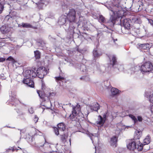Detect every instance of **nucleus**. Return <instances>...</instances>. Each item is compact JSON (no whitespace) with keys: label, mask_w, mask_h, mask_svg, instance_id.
Here are the masks:
<instances>
[{"label":"nucleus","mask_w":153,"mask_h":153,"mask_svg":"<svg viewBox=\"0 0 153 153\" xmlns=\"http://www.w3.org/2000/svg\"><path fill=\"white\" fill-rule=\"evenodd\" d=\"M72 113L70 115L69 119L72 121H80L84 118V115L81 112L80 105L77 104L76 105L72 106Z\"/></svg>","instance_id":"f257e3e1"},{"label":"nucleus","mask_w":153,"mask_h":153,"mask_svg":"<svg viewBox=\"0 0 153 153\" xmlns=\"http://www.w3.org/2000/svg\"><path fill=\"white\" fill-rule=\"evenodd\" d=\"M153 70V65L150 62H147L143 63L140 67V70L143 72H149Z\"/></svg>","instance_id":"f03ea898"},{"label":"nucleus","mask_w":153,"mask_h":153,"mask_svg":"<svg viewBox=\"0 0 153 153\" xmlns=\"http://www.w3.org/2000/svg\"><path fill=\"white\" fill-rule=\"evenodd\" d=\"M23 75L25 78H31L35 77L37 75L36 73L32 70H27L24 71Z\"/></svg>","instance_id":"7ed1b4c3"},{"label":"nucleus","mask_w":153,"mask_h":153,"mask_svg":"<svg viewBox=\"0 0 153 153\" xmlns=\"http://www.w3.org/2000/svg\"><path fill=\"white\" fill-rule=\"evenodd\" d=\"M76 12L74 9L70 10L67 14V17L70 22H74L76 17Z\"/></svg>","instance_id":"20e7f679"},{"label":"nucleus","mask_w":153,"mask_h":153,"mask_svg":"<svg viewBox=\"0 0 153 153\" xmlns=\"http://www.w3.org/2000/svg\"><path fill=\"white\" fill-rule=\"evenodd\" d=\"M108 9L112 12V13H110V14H111V16H115L116 14L118 13L117 12L120 10L121 7L119 4H117L113 6V7H109Z\"/></svg>","instance_id":"39448f33"},{"label":"nucleus","mask_w":153,"mask_h":153,"mask_svg":"<svg viewBox=\"0 0 153 153\" xmlns=\"http://www.w3.org/2000/svg\"><path fill=\"white\" fill-rule=\"evenodd\" d=\"M37 76L40 79L43 78L44 76L47 74V70L43 68H39L37 70Z\"/></svg>","instance_id":"423d86ee"},{"label":"nucleus","mask_w":153,"mask_h":153,"mask_svg":"<svg viewBox=\"0 0 153 153\" xmlns=\"http://www.w3.org/2000/svg\"><path fill=\"white\" fill-rule=\"evenodd\" d=\"M137 144L135 141L131 140L128 144L127 145V147L130 150L134 151L137 149Z\"/></svg>","instance_id":"0eeeda50"},{"label":"nucleus","mask_w":153,"mask_h":153,"mask_svg":"<svg viewBox=\"0 0 153 153\" xmlns=\"http://www.w3.org/2000/svg\"><path fill=\"white\" fill-rule=\"evenodd\" d=\"M105 121L101 115H99L98 116L97 120L96 122V123L97 125H99L100 126H102Z\"/></svg>","instance_id":"6e6552de"},{"label":"nucleus","mask_w":153,"mask_h":153,"mask_svg":"<svg viewBox=\"0 0 153 153\" xmlns=\"http://www.w3.org/2000/svg\"><path fill=\"white\" fill-rule=\"evenodd\" d=\"M131 22V20L128 19H126L123 20V24L126 28L129 29L130 27V23Z\"/></svg>","instance_id":"1a4fd4ad"},{"label":"nucleus","mask_w":153,"mask_h":153,"mask_svg":"<svg viewBox=\"0 0 153 153\" xmlns=\"http://www.w3.org/2000/svg\"><path fill=\"white\" fill-rule=\"evenodd\" d=\"M10 28L8 26L3 25L0 28V30L3 34H5L9 32L10 30Z\"/></svg>","instance_id":"9d476101"},{"label":"nucleus","mask_w":153,"mask_h":153,"mask_svg":"<svg viewBox=\"0 0 153 153\" xmlns=\"http://www.w3.org/2000/svg\"><path fill=\"white\" fill-rule=\"evenodd\" d=\"M139 68L137 66H135L134 65H131V67L129 68V69L128 71L129 73L131 74H134L135 72L137 71Z\"/></svg>","instance_id":"9b49d317"},{"label":"nucleus","mask_w":153,"mask_h":153,"mask_svg":"<svg viewBox=\"0 0 153 153\" xmlns=\"http://www.w3.org/2000/svg\"><path fill=\"white\" fill-rule=\"evenodd\" d=\"M100 107V105L97 102L94 103L91 106V109L96 111H98Z\"/></svg>","instance_id":"f8f14e48"},{"label":"nucleus","mask_w":153,"mask_h":153,"mask_svg":"<svg viewBox=\"0 0 153 153\" xmlns=\"http://www.w3.org/2000/svg\"><path fill=\"white\" fill-rule=\"evenodd\" d=\"M66 16H63L60 17L58 20V23L60 25H63L66 22Z\"/></svg>","instance_id":"ddd939ff"},{"label":"nucleus","mask_w":153,"mask_h":153,"mask_svg":"<svg viewBox=\"0 0 153 153\" xmlns=\"http://www.w3.org/2000/svg\"><path fill=\"white\" fill-rule=\"evenodd\" d=\"M131 21L132 22L140 24L141 23L140 19L137 16H133L131 18Z\"/></svg>","instance_id":"4468645a"},{"label":"nucleus","mask_w":153,"mask_h":153,"mask_svg":"<svg viewBox=\"0 0 153 153\" xmlns=\"http://www.w3.org/2000/svg\"><path fill=\"white\" fill-rule=\"evenodd\" d=\"M111 91L112 95H119V93L121 92L120 91L115 88H112L111 89Z\"/></svg>","instance_id":"2eb2a0df"},{"label":"nucleus","mask_w":153,"mask_h":153,"mask_svg":"<svg viewBox=\"0 0 153 153\" xmlns=\"http://www.w3.org/2000/svg\"><path fill=\"white\" fill-rule=\"evenodd\" d=\"M58 128L60 130L64 131L66 129L65 125L63 123H60L57 125Z\"/></svg>","instance_id":"dca6fc26"},{"label":"nucleus","mask_w":153,"mask_h":153,"mask_svg":"<svg viewBox=\"0 0 153 153\" xmlns=\"http://www.w3.org/2000/svg\"><path fill=\"white\" fill-rule=\"evenodd\" d=\"M117 141V138L116 136H114L111 139V144L112 146H116Z\"/></svg>","instance_id":"f3484780"},{"label":"nucleus","mask_w":153,"mask_h":153,"mask_svg":"<svg viewBox=\"0 0 153 153\" xmlns=\"http://www.w3.org/2000/svg\"><path fill=\"white\" fill-rule=\"evenodd\" d=\"M37 92L38 95V96H45L48 95V93H47V92H46L44 90H42V89L39 90H37Z\"/></svg>","instance_id":"a211bd4d"},{"label":"nucleus","mask_w":153,"mask_h":153,"mask_svg":"<svg viewBox=\"0 0 153 153\" xmlns=\"http://www.w3.org/2000/svg\"><path fill=\"white\" fill-rule=\"evenodd\" d=\"M22 27L23 28H31L34 29H36V27H33L31 25L27 23H22Z\"/></svg>","instance_id":"6ab92c4d"},{"label":"nucleus","mask_w":153,"mask_h":153,"mask_svg":"<svg viewBox=\"0 0 153 153\" xmlns=\"http://www.w3.org/2000/svg\"><path fill=\"white\" fill-rule=\"evenodd\" d=\"M151 137L149 135H147L143 141L144 145H148L150 142Z\"/></svg>","instance_id":"aec40b11"},{"label":"nucleus","mask_w":153,"mask_h":153,"mask_svg":"<svg viewBox=\"0 0 153 153\" xmlns=\"http://www.w3.org/2000/svg\"><path fill=\"white\" fill-rule=\"evenodd\" d=\"M99 22L101 23H106V19L102 15H100L98 18Z\"/></svg>","instance_id":"412c9836"},{"label":"nucleus","mask_w":153,"mask_h":153,"mask_svg":"<svg viewBox=\"0 0 153 153\" xmlns=\"http://www.w3.org/2000/svg\"><path fill=\"white\" fill-rule=\"evenodd\" d=\"M139 48L140 49L144 50L148 48H149V44H139L138 45Z\"/></svg>","instance_id":"4be33fe9"},{"label":"nucleus","mask_w":153,"mask_h":153,"mask_svg":"<svg viewBox=\"0 0 153 153\" xmlns=\"http://www.w3.org/2000/svg\"><path fill=\"white\" fill-rule=\"evenodd\" d=\"M87 68L85 65L83 64H82L81 65L80 68V70L82 72L85 73H88V69L87 70Z\"/></svg>","instance_id":"5701e85b"},{"label":"nucleus","mask_w":153,"mask_h":153,"mask_svg":"<svg viewBox=\"0 0 153 153\" xmlns=\"http://www.w3.org/2000/svg\"><path fill=\"white\" fill-rule=\"evenodd\" d=\"M141 135L142 132L141 131H137L135 133V134L134 135V138L136 139H139L141 137Z\"/></svg>","instance_id":"b1692460"},{"label":"nucleus","mask_w":153,"mask_h":153,"mask_svg":"<svg viewBox=\"0 0 153 153\" xmlns=\"http://www.w3.org/2000/svg\"><path fill=\"white\" fill-rule=\"evenodd\" d=\"M67 138V137L66 136V134H65L60 135V140L63 143H65L66 141Z\"/></svg>","instance_id":"393cba45"},{"label":"nucleus","mask_w":153,"mask_h":153,"mask_svg":"<svg viewBox=\"0 0 153 153\" xmlns=\"http://www.w3.org/2000/svg\"><path fill=\"white\" fill-rule=\"evenodd\" d=\"M137 145V149L138 151H140L142 150L143 149V146L145 145H144V144H142L141 143H139Z\"/></svg>","instance_id":"a878e982"},{"label":"nucleus","mask_w":153,"mask_h":153,"mask_svg":"<svg viewBox=\"0 0 153 153\" xmlns=\"http://www.w3.org/2000/svg\"><path fill=\"white\" fill-rule=\"evenodd\" d=\"M41 89L42 90L45 91H46V92H48L49 90V89L46 86L45 83L43 82H42V84Z\"/></svg>","instance_id":"bb28decb"},{"label":"nucleus","mask_w":153,"mask_h":153,"mask_svg":"<svg viewBox=\"0 0 153 153\" xmlns=\"http://www.w3.org/2000/svg\"><path fill=\"white\" fill-rule=\"evenodd\" d=\"M4 0H0V13H1L4 8V3L3 2Z\"/></svg>","instance_id":"cd10ccee"},{"label":"nucleus","mask_w":153,"mask_h":153,"mask_svg":"<svg viewBox=\"0 0 153 153\" xmlns=\"http://www.w3.org/2000/svg\"><path fill=\"white\" fill-rule=\"evenodd\" d=\"M35 56L36 59H39L40 58V54L38 51H34Z\"/></svg>","instance_id":"c85d7f7f"},{"label":"nucleus","mask_w":153,"mask_h":153,"mask_svg":"<svg viewBox=\"0 0 153 153\" xmlns=\"http://www.w3.org/2000/svg\"><path fill=\"white\" fill-rule=\"evenodd\" d=\"M31 81H33L30 79V78H24L23 80V82L27 85Z\"/></svg>","instance_id":"c756f323"},{"label":"nucleus","mask_w":153,"mask_h":153,"mask_svg":"<svg viewBox=\"0 0 153 153\" xmlns=\"http://www.w3.org/2000/svg\"><path fill=\"white\" fill-rule=\"evenodd\" d=\"M108 115L109 113L107 111L103 115L102 118L106 121L107 120V117H108Z\"/></svg>","instance_id":"7c9ffc66"},{"label":"nucleus","mask_w":153,"mask_h":153,"mask_svg":"<svg viewBox=\"0 0 153 153\" xmlns=\"http://www.w3.org/2000/svg\"><path fill=\"white\" fill-rule=\"evenodd\" d=\"M93 54L95 58H97L100 56V55L98 53L97 51L95 50L93 51Z\"/></svg>","instance_id":"2f4dec72"},{"label":"nucleus","mask_w":153,"mask_h":153,"mask_svg":"<svg viewBox=\"0 0 153 153\" xmlns=\"http://www.w3.org/2000/svg\"><path fill=\"white\" fill-rule=\"evenodd\" d=\"M53 131L55 134L56 135H58L59 134V129L56 127H53Z\"/></svg>","instance_id":"473e14b6"},{"label":"nucleus","mask_w":153,"mask_h":153,"mask_svg":"<svg viewBox=\"0 0 153 153\" xmlns=\"http://www.w3.org/2000/svg\"><path fill=\"white\" fill-rule=\"evenodd\" d=\"M129 116L134 121V123H136L137 122V118L134 115L132 114H129Z\"/></svg>","instance_id":"72a5a7b5"},{"label":"nucleus","mask_w":153,"mask_h":153,"mask_svg":"<svg viewBox=\"0 0 153 153\" xmlns=\"http://www.w3.org/2000/svg\"><path fill=\"white\" fill-rule=\"evenodd\" d=\"M47 93H48V95L49 96H54L56 95L55 92L53 91H50V90H49V91L47 92Z\"/></svg>","instance_id":"f704fd0d"},{"label":"nucleus","mask_w":153,"mask_h":153,"mask_svg":"<svg viewBox=\"0 0 153 153\" xmlns=\"http://www.w3.org/2000/svg\"><path fill=\"white\" fill-rule=\"evenodd\" d=\"M112 65L113 66L116 64V57L114 55L112 57Z\"/></svg>","instance_id":"c9c22d12"},{"label":"nucleus","mask_w":153,"mask_h":153,"mask_svg":"<svg viewBox=\"0 0 153 153\" xmlns=\"http://www.w3.org/2000/svg\"><path fill=\"white\" fill-rule=\"evenodd\" d=\"M27 85L30 87H33L34 86V83L33 81H31Z\"/></svg>","instance_id":"e433bc0d"},{"label":"nucleus","mask_w":153,"mask_h":153,"mask_svg":"<svg viewBox=\"0 0 153 153\" xmlns=\"http://www.w3.org/2000/svg\"><path fill=\"white\" fill-rule=\"evenodd\" d=\"M41 99L42 102H44L46 101V98L45 97H46L48 98V96H39Z\"/></svg>","instance_id":"4c0bfd02"},{"label":"nucleus","mask_w":153,"mask_h":153,"mask_svg":"<svg viewBox=\"0 0 153 153\" xmlns=\"http://www.w3.org/2000/svg\"><path fill=\"white\" fill-rule=\"evenodd\" d=\"M7 60H10L12 61V62H14L15 61V60L11 56L9 57L7 59Z\"/></svg>","instance_id":"58836bf2"},{"label":"nucleus","mask_w":153,"mask_h":153,"mask_svg":"<svg viewBox=\"0 0 153 153\" xmlns=\"http://www.w3.org/2000/svg\"><path fill=\"white\" fill-rule=\"evenodd\" d=\"M28 111L30 114H33L34 112L33 109L32 107H30L28 109Z\"/></svg>","instance_id":"ea45409f"},{"label":"nucleus","mask_w":153,"mask_h":153,"mask_svg":"<svg viewBox=\"0 0 153 153\" xmlns=\"http://www.w3.org/2000/svg\"><path fill=\"white\" fill-rule=\"evenodd\" d=\"M90 80V78L88 76H84V80L86 81H88Z\"/></svg>","instance_id":"a19ab883"},{"label":"nucleus","mask_w":153,"mask_h":153,"mask_svg":"<svg viewBox=\"0 0 153 153\" xmlns=\"http://www.w3.org/2000/svg\"><path fill=\"white\" fill-rule=\"evenodd\" d=\"M55 78H56V80H63L64 79V78L63 77L61 76H59L58 77H55Z\"/></svg>","instance_id":"79ce46f5"},{"label":"nucleus","mask_w":153,"mask_h":153,"mask_svg":"<svg viewBox=\"0 0 153 153\" xmlns=\"http://www.w3.org/2000/svg\"><path fill=\"white\" fill-rule=\"evenodd\" d=\"M38 120L39 118L36 115H35L34 118V121L35 123H36L38 122Z\"/></svg>","instance_id":"37998d69"},{"label":"nucleus","mask_w":153,"mask_h":153,"mask_svg":"<svg viewBox=\"0 0 153 153\" xmlns=\"http://www.w3.org/2000/svg\"><path fill=\"white\" fill-rule=\"evenodd\" d=\"M37 44L39 46H42V47L44 46L45 45L44 43L42 42H38V43Z\"/></svg>","instance_id":"c03bdc74"},{"label":"nucleus","mask_w":153,"mask_h":153,"mask_svg":"<svg viewBox=\"0 0 153 153\" xmlns=\"http://www.w3.org/2000/svg\"><path fill=\"white\" fill-rule=\"evenodd\" d=\"M149 100L150 102L153 103V96H149Z\"/></svg>","instance_id":"a18cd8bd"},{"label":"nucleus","mask_w":153,"mask_h":153,"mask_svg":"<svg viewBox=\"0 0 153 153\" xmlns=\"http://www.w3.org/2000/svg\"><path fill=\"white\" fill-rule=\"evenodd\" d=\"M138 120L140 122L142 121L143 120V118L142 117L140 116H138L137 117Z\"/></svg>","instance_id":"49530a36"},{"label":"nucleus","mask_w":153,"mask_h":153,"mask_svg":"<svg viewBox=\"0 0 153 153\" xmlns=\"http://www.w3.org/2000/svg\"><path fill=\"white\" fill-rule=\"evenodd\" d=\"M36 134H38L39 135H41L40 134H42V133L39 131V130L37 129L36 130Z\"/></svg>","instance_id":"de8ad7c7"},{"label":"nucleus","mask_w":153,"mask_h":153,"mask_svg":"<svg viewBox=\"0 0 153 153\" xmlns=\"http://www.w3.org/2000/svg\"><path fill=\"white\" fill-rule=\"evenodd\" d=\"M5 60V58H3L0 57V62H3Z\"/></svg>","instance_id":"09e8293b"},{"label":"nucleus","mask_w":153,"mask_h":153,"mask_svg":"<svg viewBox=\"0 0 153 153\" xmlns=\"http://www.w3.org/2000/svg\"><path fill=\"white\" fill-rule=\"evenodd\" d=\"M149 22L151 25L153 26V21L151 19L149 20Z\"/></svg>","instance_id":"8fccbe9b"},{"label":"nucleus","mask_w":153,"mask_h":153,"mask_svg":"<svg viewBox=\"0 0 153 153\" xmlns=\"http://www.w3.org/2000/svg\"><path fill=\"white\" fill-rule=\"evenodd\" d=\"M14 102H16L17 104H18L19 103H20V102L17 99H15L14 100Z\"/></svg>","instance_id":"3c124183"},{"label":"nucleus","mask_w":153,"mask_h":153,"mask_svg":"<svg viewBox=\"0 0 153 153\" xmlns=\"http://www.w3.org/2000/svg\"><path fill=\"white\" fill-rule=\"evenodd\" d=\"M151 110L152 113H153V105L151 106Z\"/></svg>","instance_id":"603ef678"},{"label":"nucleus","mask_w":153,"mask_h":153,"mask_svg":"<svg viewBox=\"0 0 153 153\" xmlns=\"http://www.w3.org/2000/svg\"><path fill=\"white\" fill-rule=\"evenodd\" d=\"M80 79L81 80H84V76L80 77Z\"/></svg>","instance_id":"864d4df0"},{"label":"nucleus","mask_w":153,"mask_h":153,"mask_svg":"<svg viewBox=\"0 0 153 153\" xmlns=\"http://www.w3.org/2000/svg\"><path fill=\"white\" fill-rule=\"evenodd\" d=\"M18 26L19 27H22V24H19Z\"/></svg>","instance_id":"5fc2aeb1"},{"label":"nucleus","mask_w":153,"mask_h":153,"mask_svg":"<svg viewBox=\"0 0 153 153\" xmlns=\"http://www.w3.org/2000/svg\"><path fill=\"white\" fill-rule=\"evenodd\" d=\"M54 112H55V111H52L51 113H52V114H53V113H54Z\"/></svg>","instance_id":"6e6d98bb"},{"label":"nucleus","mask_w":153,"mask_h":153,"mask_svg":"<svg viewBox=\"0 0 153 153\" xmlns=\"http://www.w3.org/2000/svg\"><path fill=\"white\" fill-rule=\"evenodd\" d=\"M72 28V29H73V32H74V27H73Z\"/></svg>","instance_id":"4d7b16f0"},{"label":"nucleus","mask_w":153,"mask_h":153,"mask_svg":"<svg viewBox=\"0 0 153 153\" xmlns=\"http://www.w3.org/2000/svg\"><path fill=\"white\" fill-rule=\"evenodd\" d=\"M117 39H114V42H115L116 41H117Z\"/></svg>","instance_id":"13d9d810"},{"label":"nucleus","mask_w":153,"mask_h":153,"mask_svg":"<svg viewBox=\"0 0 153 153\" xmlns=\"http://www.w3.org/2000/svg\"><path fill=\"white\" fill-rule=\"evenodd\" d=\"M111 22H112V23H113V24H114V22H113V21H112V20H111Z\"/></svg>","instance_id":"bf43d9fd"},{"label":"nucleus","mask_w":153,"mask_h":153,"mask_svg":"<svg viewBox=\"0 0 153 153\" xmlns=\"http://www.w3.org/2000/svg\"><path fill=\"white\" fill-rule=\"evenodd\" d=\"M13 104L14 105H15L16 106V104H15L14 103Z\"/></svg>","instance_id":"052dcab7"},{"label":"nucleus","mask_w":153,"mask_h":153,"mask_svg":"<svg viewBox=\"0 0 153 153\" xmlns=\"http://www.w3.org/2000/svg\"><path fill=\"white\" fill-rule=\"evenodd\" d=\"M14 98V97H13V96H12V98Z\"/></svg>","instance_id":"680f3d73"}]
</instances>
